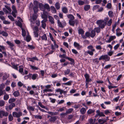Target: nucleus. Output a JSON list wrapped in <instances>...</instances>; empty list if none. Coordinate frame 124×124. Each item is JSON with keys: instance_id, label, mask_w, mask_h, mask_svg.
I'll return each mask as SVG.
<instances>
[{"instance_id": "f257e3e1", "label": "nucleus", "mask_w": 124, "mask_h": 124, "mask_svg": "<svg viewBox=\"0 0 124 124\" xmlns=\"http://www.w3.org/2000/svg\"><path fill=\"white\" fill-rule=\"evenodd\" d=\"M54 17L56 19H57V23L58 26L60 27L61 28H63L66 25V23L65 21L63 20L61 22L59 19L58 16L56 15L54 16Z\"/></svg>"}, {"instance_id": "f03ea898", "label": "nucleus", "mask_w": 124, "mask_h": 124, "mask_svg": "<svg viewBox=\"0 0 124 124\" xmlns=\"http://www.w3.org/2000/svg\"><path fill=\"white\" fill-rule=\"evenodd\" d=\"M96 23L99 25V27L101 29L104 28L107 24L106 22H105L102 20H97L96 22Z\"/></svg>"}, {"instance_id": "7ed1b4c3", "label": "nucleus", "mask_w": 124, "mask_h": 124, "mask_svg": "<svg viewBox=\"0 0 124 124\" xmlns=\"http://www.w3.org/2000/svg\"><path fill=\"white\" fill-rule=\"evenodd\" d=\"M110 59V57L108 55L106 54L101 56L99 58V60L100 61L101 60H104L106 62L109 61Z\"/></svg>"}, {"instance_id": "20e7f679", "label": "nucleus", "mask_w": 124, "mask_h": 124, "mask_svg": "<svg viewBox=\"0 0 124 124\" xmlns=\"http://www.w3.org/2000/svg\"><path fill=\"white\" fill-rule=\"evenodd\" d=\"M84 76L85 79V83L89 84V82H91L92 81V79L90 78V76L88 74L85 73L84 75Z\"/></svg>"}, {"instance_id": "39448f33", "label": "nucleus", "mask_w": 124, "mask_h": 124, "mask_svg": "<svg viewBox=\"0 0 124 124\" xmlns=\"http://www.w3.org/2000/svg\"><path fill=\"white\" fill-rule=\"evenodd\" d=\"M38 108L39 110L43 112H46L48 113V114L51 115H56L57 114V113L56 112H52L46 111L44 110L41 108L39 107L38 106Z\"/></svg>"}, {"instance_id": "423d86ee", "label": "nucleus", "mask_w": 124, "mask_h": 124, "mask_svg": "<svg viewBox=\"0 0 124 124\" xmlns=\"http://www.w3.org/2000/svg\"><path fill=\"white\" fill-rule=\"evenodd\" d=\"M8 113L7 112L0 110V117L2 118L4 116H8Z\"/></svg>"}, {"instance_id": "0eeeda50", "label": "nucleus", "mask_w": 124, "mask_h": 124, "mask_svg": "<svg viewBox=\"0 0 124 124\" xmlns=\"http://www.w3.org/2000/svg\"><path fill=\"white\" fill-rule=\"evenodd\" d=\"M12 115L14 117H19L22 115V113L21 112H18V113L16 112H13Z\"/></svg>"}, {"instance_id": "6e6552de", "label": "nucleus", "mask_w": 124, "mask_h": 124, "mask_svg": "<svg viewBox=\"0 0 124 124\" xmlns=\"http://www.w3.org/2000/svg\"><path fill=\"white\" fill-rule=\"evenodd\" d=\"M7 44L9 45L11 50H14V48L13 47L14 46V45L11 42L9 41H7L6 42Z\"/></svg>"}, {"instance_id": "1a4fd4ad", "label": "nucleus", "mask_w": 124, "mask_h": 124, "mask_svg": "<svg viewBox=\"0 0 124 124\" xmlns=\"http://www.w3.org/2000/svg\"><path fill=\"white\" fill-rule=\"evenodd\" d=\"M5 48V47L3 46H1L0 45V52H2V53L4 54V56L6 57L7 56V54L6 51H2V50H4Z\"/></svg>"}, {"instance_id": "9d476101", "label": "nucleus", "mask_w": 124, "mask_h": 124, "mask_svg": "<svg viewBox=\"0 0 124 124\" xmlns=\"http://www.w3.org/2000/svg\"><path fill=\"white\" fill-rule=\"evenodd\" d=\"M73 45L75 47H76L77 49L78 50H80V49L82 48V46L80 45L79 44L76 42H74Z\"/></svg>"}, {"instance_id": "9b49d317", "label": "nucleus", "mask_w": 124, "mask_h": 124, "mask_svg": "<svg viewBox=\"0 0 124 124\" xmlns=\"http://www.w3.org/2000/svg\"><path fill=\"white\" fill-rule=\"evenodd\" d=\"M90 36V33L89 31H86L85 33V35L82 36V38L84 39H86L87 37Z\"/></svg>"}, {"instance_id": "f8f14e48", "label": "nucleus", "mask_w": 124, "mask_h": 124, "mask_svg": "<svg viewBox=\"0 0 124 124\" xmlns=\"http://www.w3.org/2000/svg\"><path fill=\"white\" fill-rule=\"evenodd\" d=\"M44 10L43 12L46 13V12L45 11L46 9L48 11H49L50 10V6L49 5L47 4H46L44 5Z\"/></svg>"}, {"instance_id": "ddd939ff", "label": "nucleus", "mask_w": 124, "mask_h": 124, "mask_svg": "<svg viewBox=\"0 0 124 124\" xmlns=\"http://www.w3.org/2000/svg\"><path fill=\"white\" fill-rule=\"evenodd\" d=\"M53 115L50 116V118L49 119L50 122H54L57 119V116H53Z\"/></svg>"}, {"instance_id": "4468645a", "label": "nucleus", "mask_w": 124, "mask_h": 124, "mask_svg": "<svg viewBox=\"0 0 124 124\" xmlns=\"http://www.w3.org/2000/svg\"><path fill=\"white\" fill-rule=\"evenodd\" d=\"M67 59L71 62L70 64L71 65H74L75 64V61L74 59L68 57H67Z\"/></svg>"}, {"instance_id": "2eb2a0df", "label": "nucleus", "mask_w": 124, "mask_h": 124, "mask_svg": "<svg viewBox=\"0 0 124 124\" xmlns=\"http://www.w3.org/2000/svg\"><path fill=\"white\" fill-rule=\"evenodd\" d=\"M46 20H42L41 22L42 23V27L44 29L46 28Z\"/></svg>"}, {"instance_id": "dca6fc26", "label": "nucleus", "mask_w": 124, "mask_h": 124, "mask_svg": "<svg viewBox=\"0 0 124 124\" xmlns=\"http://www.w3.org/2000/svg\"><path fill=\"white\" fill-rule=\"evenodd\" d=\"M39 37H40L42 40L46 41L47 40V37L46 35L45 34H44L42 36L39 35Z\"/></svg>"}, {"instance_id": "f3484780", "label": "nucleus", "mask_w": 124, "mask_h": 124, "mask_svg": "<svg viewBox=\"0 0 124 124\" xmlns=\"http://www.w3.org/2000/svg\"><path fill=\"white\" fill-rule=\"evenodd\" d=\"M62 11L64 14H67L68 12V10L66 7H64L62 8Z\"/></svg>"}, {"instance_id": "a211bd4d", "label": "nucleus", "mask_w": 124, "mask_h": 124, "mask_svg": "<svg viewBox=\"0 0 124 124\" xmlns=\"http://www.w3.org/2000/svg\"><path fill=\"white\" fill-rule=\"evenodd\" d=\"M54 46L53 44H52L51 45V48L52 49H55V48H58V46L56 44V42H54Z\"/></svg>"}, {"instance_id": "6ab92c4d", "label": "nucleus", "mask_w": 124, "mask_h": 124, "mask_svg": "<svg viewBox=\"0 0 124 124\" xmlns=\"http://www.w3.org/2000/svg\"><path fill=\"white\" fill-rule=\"evenodd\" d=\"M78 33L79 34H81V36L83 35L84 33V31L83 29L81 28H80L78 30Z\"/></svg>"}, {"instance_id": "aec40b11", "label": "nucleus", "mask_w": 124, "mask_h": 124, "mask_svg": "<svg viewBox=\"0 0 124 124\" xmlns=\"http://www.w3.org/2000/svg\"><path fill=\"white\" fill-rule=\"evenodd\" d=\"M90 37L92 38L94 37L96 35V33L94 30H92L90 33Z\"/></svg>"}, {"instance_id": "412c9836", "label": "nucleus", "mask_w": 124, "mask_h": 124, "mask_svg": "<svg viewBox=\"0 0 124 124\" xmlns=\"http://www.w3.org/2000/svg\"><path fill=\"white\" fill-rule=\"evenodd\" d=\"M11 67L13 69H14L16 70H18V68L17 67L18 65H15L14 63H11Z\"/></svg>"}, {"instance_id": "4be33fe9", "label": "nucleus", "mask_w": 124, "mask_h": 124, "mask_svg": "<svg viewBox=\"0 0 124 124\" xmlns=\"http://www.w3.org/2000/svg\"><path fill=\"white\" fill-rule=\"evenodd\" d=\"M95 111V110L92 109H89L87 111V113L88 115H90L93 113Z\"/></svg>"}, {"instance_id": "5701e85b", "label": "nucleus", "mask_w": 124, "mask_h": 124, "mask_svg": "<svg viewBox=\"0 0 124 124\" xmlns=\"http://www.w3.org/2000/svg\"><path fill=\"white\" fill-rule=\"evenodd\" d=\"M80 111L82 114H84L86 113V110L85 108L83 107L81 109Z\"/></svg>"}, {"instance_id": "b1692460", "label": "nucleus", "mask_w": 124, "mask_h": 124, "mask_svg": "<svg viewBox=\"0 0 124 124\" xmlns=\"http://www.w3.org/2000/svg\"><path fill=\"white\" fill-rule=\"evenodd\" d=\"M49 21L52 24L54 23V19L53 17L51 16H49L48 17Z\"/></svg>"}, {"instance_id": "393cba45", "label": "nucleus", "mask_w": 124, "mask_h": 124, "mask_svg": "<svg viewBox=\"0 0 124 124\" xmlns=\"http://www.w3.org/2000/svg\"><path fill=\"white\" fill-rule=\"evenodd\" d=\"M39 6L40 9L43 11L44 9V5L42 3H40L39 4Z\"/></svg>"}, {"instance_id": "a878e982", "label": "nucleus", "mask_w": 124, "mask_h": 124, "mask_svg": "<svg viewBox=\"0 0 124 124\" xmlns=\"http://www.w3.org/2000/svg\"><path fill=\"white\" fill-rule=\"evenodd\" d=\"M73 20H69V23L70 25L74 26L75 25V21Z\"/></svg>"}, {"instance_id": "bb28decb", "label": "nucleus", "mask_w": 124, "mask_h": 124, "mask_svg": "<svg viewBox=\"0 0 124 124\" xmlns=\"http://www.w3.org/2000/svg\"><path fill=\"white\" fill-rule=\"evenodd\" d=\"M67 17L68 18L70 19V20H74L75 19L74 16L70 14L67 15Z\"/></svg>"}, {"instance_id": "cd10ccee", "label": "nucleus", "mask_w": 124, "mask_h": 124, "mask_svg": "<svg viewBox=\"0 0 124 124\" xmlns=\"http://www.w3.org/2000/svg\"><path fill=\"white\" fill-rule=\"evenodd\" d=\"M90 6L89 5H85L84 7V9L85 11H87L90 9Z\"/></svg>"}, {"instance_id": "c85d7f7f", "label": "nucleus", "mask_w": 124, "mask_h": 124, "mask_svg": "<svg viewBox=\"0 0 124 124\" xmlns=\"http://www.w3.org/2000/svg\"><path fill=\"white\" fill-rule=\"evenodd\" d=\"M38 77V75L37 74H32L31 76V79L33 80H35Z\"/></svg>"}, {"instance_id": "c756f323", "label": "nucleus", "mask_w": 124, "mask_h": 124, "mask_svg": "<svg viewBox=\"0 0 124 124\" xmlns=\"http://www.w3.org/2000/svg\"><path fill=\"white\" fill-rule=\"evenodd\" d=\"M60 4L59 2H57L55 4V7L57 10H59L60 8Z\"/></svg>"}, {"instance_id": "7c9ffc66", "label": "nucleus", "mask_w": 124, "mask_h": 124, "mask_svg": "<svg viewBox=\"0 0 124 124\" xmlns=\"http://www.w3.org/2000/svg\"><path fill=\"white\" fill-rule=\"evenodd\" d=\"M15 104L14 103H11L8 106L9 109L11 110L13 107L15 106Z\"/></svg>"}, {"instance_id": "2f4dec72", "label": "nucleus", "mask_w": 124, "mask_h": 124, "mask_svg": "<svg viewBox=\"0 0 124 124\" xmlns=\"http://www.w3.org/2000/svg\"><path fill=\"white\" fill-rule=\"evenodd\" d=\"M38 6H35L33 8V10L34 13V14H36L38 12Z\"/></svg>"}, {"instance_id": "473e14b6", "label": "nucleus", "mask_w": 124, "mask_h": 124, "mask_svg": "<svg viewBox=\"0 0 124 124\" xmlns=\"http://www.w3.org/2000/svg\"><path fill=\"white\" fill-rule=\"evenodd\" d=\"M100 28V27H95L94 29V30L95 31V32H96L97 33H100L101 31Z\"/></svg>"}, {"instance_id": "72a5a7b5", "label": "nucleus", "mask_w": 124, "mask_h": 124, "mask_svg": "<svg viewBox=\"0 0 124 124\" xmlns=\"http://www.w3.org/2000/svg\"><path fill=\"white\" fill-rule=\"evenodd\" d=\"M62 90L60 88H59L56 89L55 91L56 92L59 93L60 94H62Z\"/></svg>"}, {"instance_id": "f704fd0d", "label": "nucleus", "mask_w": 124, "mask_h": 124, "mask_svg": "<svg viewBox=\"0 0 124 124\" xmlns=\"http://www.w3.org/2000/svg\"><path fill=\"white\" fill-rule=\"evenodd\" d=\"M16 101V99L14 98H10L8 100V103L9 104H11L13 103Z\"/></svg>"}, {"instance_id": "c9c22d12", "label": "nucleus", "mask_w": 124, "mask_h": 124, "mask_svg": "<svg viewBox=\"0 0 124 124\" xmlns=\"http://www.w3.org/2000/svg\"><path fill=\"white\" fill-rule=\"evenodd\" d=\"M13 94L15 97H18L20 95V93L18 91H15L13 93Z\"/></svg>"}, {"instance_id": "e433bc0d", "label": "nucleus", "mask_w": 124, "mask_h": 124, "mask_svg": "<svg viewBox=\"0 0 124 124\" xmlns=\"http://www.w3.org/2000/svg\"><path fill=\"white\" fill-rule=\"evenodd\" d=\"M88 49L92 51L95 52V50L94 48L93 47L92 45L88 46L87 48Z\"/></svg>"}, {"instance_id": "4c0bfd02", "label": "nucleus", "mask_w": 124, "mask_h": 124, "mask_svg": "<svg viewBox=\"0 0 124 124\" xmlns=\"http://www.w3.org/2000/svg\"><path fill=\"white\" fill-rule=\"evenodd\" d=\"M108 14L109 16L110 17H112L114 16L113 13L112 11H109L108 12Z\"/></svg>"}, {"instance_id": "58836bf2", "label": "nucleus", "mask_w": 124, "mask_h": 124, "mask_svg": "<svg viewBox=\"0 0 124 124\" xmlns=\"http://www.w3.org/2000/svg\"><path fill=\"white\" fill-rule=\"evenodd\" d=\"M19 72L22 73L23 72V65H21L19 66Z\"/></svg>"}, {"instance_id": "ea45409f", "label": "nucleus", "mask_w": 124, "mask_h": 124, "mask_svg": "<svg viewBox=\"0 0 124 124\" xmlns=\"http://www.w3.org/2000/svg\"><path fill=\"white\" fill-rule=\"evenodd\" d=\"M70 69H67L66 70L64 71V75H68L70 73Z\"/></svg>"}, {"instance_id": "a19ab883", "label": "nucleus", "mask_w": 124, "mask_h": 124, "mask_svg": "<svg viewBox=\"0 0 124 124\" xmlns=\"http://www.w3.org/2000/svg\"><path fill=\"white\" fill-rule=\"evenodd\" d=\"M73 110V108H69L66 111V113H67V114H70L72 113Z\"/></svg>"}, {"instance_id": "79ce46f5", "label": "nucleus", "mask_w": 124, "mask_h": 124, "mask_svg": "<svg viewBox=\"0 0 124 124\" xmlns=\"http://www.w3.org/2000/svg\"><path fill=\"white\" fill-rule=\"evenodd\" d=\"M31 60H30V61L33 62H34V60H36L37 61H38V59L37 58L36 56L32 58H31Z\"/></svg>"}, {"instance_id": "37998d69", "label": "nucleus", "mask_w": 124, "mask_h": 124, "mask_svg": "<svg viewBox=\"0 0 124 124\" xmlns=\"http://www.w3.org/2000/svg\"><path fill=\"white\" fill-rule=\"evenodd\" d=\"M78 4L80 5H82L85 4L84 1L79 0L78 1Z\"/></svg>"}, {"instance_id": "c03bdc74", "label": "nucleus", "mask_w": 124, "mask_h": 124, "mask_svg": "<svg viewBox=\"0 0 124 124\" xmlns=\"http://www.w3.org/2000/svg\"><path fill=\"white\" fill-rule=\"evenodd\" d=\"M9 98V96L8 94H5L3 97V99L4 100H7Z\"/></svg>"}, {"instance_id": "a18cd8bd", "label": "nucleus", "mask_w": 124, "mask_h": 124, "mask_svg": "<svg viewBox=\"0 0 124 124\" xmlns=\"http://www.w3.org/2000/svg\"><path fill=\"white\" fill-rule=\"evenodd\" d=\"M33 29L34 31H33L38 32L39 31V28L37 26H35L33 27Z\"/></svg>"}, {"instance_id": "49530a36", "label": "nucleus", "mask_w": 124, "mask_h": 124, "mask_svg": "<svg viewBox=\"0 0 124 124\" xmlns=\"http://www.w3.org/2000/svg\"><path fill=\"white\" fill-rule=\"evenodd\" d=\"M93 63L96 64H98L99 62V61L98 60V58H96L93 59Z\"/></svg>"}, {"instance_id": "de8ad7c7", "label": "nucleus", "mask_w": 124, "mask_h": 124, "mask_svg": "<svg viewBox=\"0 0 124 124\" xmlns=\"http://www.w3.org/2000/svg\"><path fill=\"white\" fill-rule=\"evenodd\" d=\"M22 35L23 37H25L26 35V32L25 30L23 29V28H22Z\"/></svg>"}, {"instance_id": "09e8293b", "label": "nucleus", "mask_w": 124, "mask_h": 124, "mask_svg": "<svg viewBox=\"0 0 124 124\" xmlns=\"http://www.w3.org/2000/svg\"><path fill=\"white\" fill-rule=\"evenodd\" d=\"M1 34H2L3 36L6 37H7L8 35V33L4 31H2L1 32Z\"/></svg>"}, {"instance_id": "8fccbe9b", "label": "nucleus", "mask_w": 124, "mask_h": 124, "mask_svg": "<svg viewBox=\"0 0 124 124\" xmlns=\"http://www.w3.org/2000/svg\"><path fill=\"white\" fill-rule=\"evenodd\" d=\"M44 13L43 12L44 14L42 15L41 17L43 18L44 19V20H46V21L47 16L46 14H44Z\"/></svg>"}, {"instance_id": "3c124183", "label": "nucleus", "mask_w": 124, "mask_h": 124, "mask_svg": "<svg viewBox=\"0 0 124 124\" xmlns=\"http://www.w3.org/2000/svg\"><path fill=\"white\" fill-rule=\"evenodd\" d=\"M100 6L99 5H94L93 8L92 10L93 11H94V10L98 8Z\"/></svg>"}, {"instance_id": "603ef678", "label": "nucleus", "mask_w": 124, "mask_h": 124, "mask_svg": "<svg viewBox=\"0 0 124 124\" xmlns=\"http://www.w3.org/2000/svg\"><path fill=\"white\" fill-rule=\"evenodd\" d=\"M33 116L35 118L37 119H41L42 118V116L40 115H34Z\"/></svg>"}, {"instance_id": "864d4df0", "label": "nucleus", "mask_w": 124, "mask_h": 124, "mask_svg": "<svg viewBox=\"0 0 124 124\" xmlns=\"http://www.w3.org/2000/svg\"><path fill=\"white\" fill-rule=\"evenodd\" d=\"M30 66L32 69L33 70H38L39 69L38 67H37L36 66H32L31 65Z\"/></svg>"}, {"instance_id": "5fc2aeb1", "label": "nucleus", "mask_w": 124, "mask_h": 124, "mask_svg": "<svg viewBox=\"0 0 124 124\" xmlns=\"http://www.w3.org/2000/svg\"><path fill=\"white\" fill-rule=\"evenodd\" d=\"M112 23V20L111 19H109L107 25L108 26H110Z\"/></svg>"}, {"instance_id": "6e6d98bb", "label": "nucleus", "mask_w": 124, "mask_h": 124, "mask_svg": "<svg viewBox=\"0 0 124 124\" xmlns=\"http://www.w3.org/2000/svg\"><path fill=\"white\" fill-rule=\"evenodd\" d=\"M27 108L28 110H32L33 111L34 110V109L32 107L29 106L27 107Z\"/></svg>"}, {"instance_id": "4d7b16f0", "label": "nucleus", "mask_w": 124, "mask_h": 124, "mask_svg": "<svg viewBox=\"0 0 124 124\" xmlns=\"http://www.w3.org/2000/svg\"><path fill=\"white\" fill-rule=\"evenodd\" d=\"M72 82V81H69L66 83H64L63 84V85H71Z\"/></svg>"}, {"instance_id": "13d9d810", "label": "nucleus", "mask_w": 124, "mask_h": 124, "mask_svg": "<svg viewBox=\"0 0 124 124\" xmlns=\"http://www.w3.org/2000/svg\"><path fill=\"white\" fill-rule=\"evenodd\" d=\"M38 105L40 106L42 108H45L46 109H47L45 107V106H44L42 104L41 102H38Z\"/></svg>"}, {"instance_id": "bf43d9fd", "label": "nucleus", "mask_w": 124, "mask_h": 124, "mask_svg": "<svg viewBox=\"0 0 124 124\" xmlns=\"http://www.w3.org/2000/svg\"><path fill=\"white\" fill-rule=\"evenodd\" d=\"M51 10L53 11V12L54 13H56V10L53 6H51Z\"/></svg>"}, {"instance_id": "052dcab7", "label": "nucleus", "mask_w": 124, "mask_h": 124, "mask_svg": "<svg viewBox=\"0 0 124 124\" xmlns=\"http://www.w3.org/2000/svg\"><path fill=\"white\" fill-rule=\"evenodd\" d=\"M8 117L9 120L10 121H12L13 119V117L11 114L9 115Z\"/></svg>"}, {"instance_id": "680f3d73", "label": "nucleus", "mask_w": 124, "mask_h": 124, "mask_svg": "<svg viewBox=\"0 0 124 124\" xmlns=\"http://www.w3.org/2000/svg\"><path fill=\"white\" fill-rule=\"evenodd\" d=\"M5 87V85L3 84H1L0 85V90L3 91L2 90Z\"/></svg>"}, {"instance_id": "e2e57ef3", "label": "nucleus", "mask_w": 124, "mask_h": 124, "mask_svg": "<svg viewBox=\"0 0 124 124\" xmlns=\"http://www.w3.org/2000/svg\"><path fill=\"white\" fill-rule=\"evenodd\" d=\"M31 39V37L30 36H27L26 37V40L27 42L30 41Z\"/></svg>"}, {"instance_id": "0e129e2a", "label": "nucleus", "mask_w": 124, "mask_h": 124, "mask_svg": "<svg viewBox=\"0 0 124 124\" xmlns=\"http://www.w3.org/2000/svg\"><path fill=\"white\" fill-rule=\"evenodd\" d=\"M17 25L19 26L20 28H22V23L19 21H18V23H17Z\"/></svg>"}, {"instance_id": "69168bd1", "label": "nucleus", "mask_w": 124, "mask_h": 124, "mask_svg": "<svg viewBox=\"0 0 124 124\" xmlns=\"http://www.w3.org/2000/svg\"><path fill=\"white\" fill-rule=\"evenodd\" d=\"M33 33L35 37H38L39 36L38 32H35L34 31H33Z\"/></svg>"}, {"instance_id": "338daca9", "label": "nucleus", "mask_w": 124, "mask_h": 124, "mask_svg": "<svg viewBox=\"0 0 124 124\" xmlns=\"http://www.w3.org/2000/svg\"><path fill=\"white\" fill-rule=\"evenodd\" d=\"M37 18V16L36 15L33 14L32 16V19L33 21L36 20Z\"/></svg>"}, {"instance_id": "774afa93", "label": "nucleus", "mask_w": 124, "mask_h": 124, "mask_svg": "<svg viewBox=\"0 0 124 124\" xmlns=\"http://www.w3.org/2000/svg\"><path fill=\"white\" fill-rule=\"evenodd\" d=\"M106 7L108 9H110L112 7V5L110 3H108L106 6Z\"/></svg>"}]
</instances>
